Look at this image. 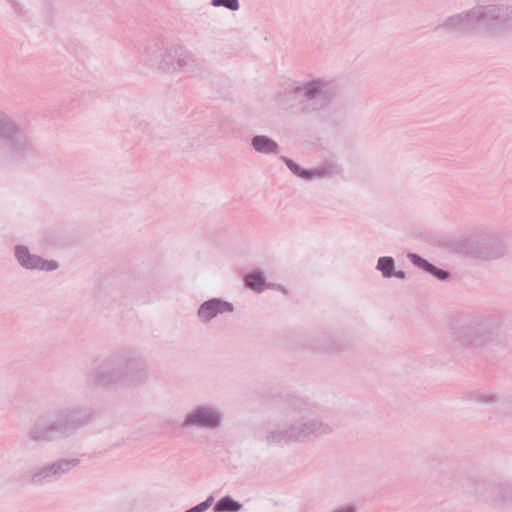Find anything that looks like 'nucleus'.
<instances>
[{
    "instance_id": "f257e3e1",
    "label": "nucleus",
    "mask_w": 512,
    "mask_h": 512,
    "mask_svg": "<svg viewBox=\"0 0 512 512\" xmlns=\"http://www.w3.org/2000/svg\"><path fill=\"white\" fill-rule=\"evenodd\" d=\"M15 254L19 262L27 268L53 270L57 267L54 262L44 261L36 256L30 255L25 247H17Z\"/></svg>"
},
{
    "instance_id": "f03ea898",
    "label": "nucleus",
    "mask_w": 512,
    "mask_h": 512,
    "mask_svg": "<svg viewBox=\"0 0 512 512\" xmlns=\"http://www.w3.org/2000/svg\"><path fill=\"white\" fill-rule=\"evenodd\" d=\"M231 310V307L228 303L222 302L219 300H211L205 302L199 309V316L201 319L208 321L218 313Z\"/></svg>"
},
{
    "instance_id": "7ed1b4c3",
    "label": "nucleus",
    "mask_w": 512,
    "mask_h": 512,
    "mask_svg": "<svg viewBox=\"0 0 512 512\" xmlns=\"http://www.w3.org/2000/svg\"><path fill=\"white\" fill-rule=\"evenodd\" d=\"M186 424H196L205 427H214L218 424V417L212 411L200 409L195 411L187 419Z\"/></svg>"
},
{
    "instance_id": "20e7f679",
    "label": "nucleus",
    "mask_w": 512,
    "mask_h": 512,
    "mask_svg": "<svg viewBox=\"0 0 512 512\" xmlns=\"http://www.w3.org/2000/svg\"><path fill=\"white\" fill-rule=\"evenodd\" d=\"M253 146L259 152L270 153L277 149V144L264 136H257L253 139Z\"/></svg>"
},
{
    "instance_id": "39448f33",
    "label": "nucleus",
    "mask_w": 512,
    "mask_h": 512,
    "mask_svg": "<svg viewBox=\"0 0 512 512\" xmlns=\"http://www.w3.org/2000/svg\"><path fill=\"white\" fill-rule=\"evenodd\" d=\"M246 285L256 291H262L264 286V280L261 274L253 273L249 274L245 278Z\"/></svg>"
},
{
    "instance_id": "423d86ee",
    "label": "nucleus",
    "mask_w": 512,
    "mask_h": 512,
    "mask_svg": "<svg viewBox=\"0 0 512 512\" xmlns=\"http://www.w3.org/2000/svg\"><path fill=\"white\" fill-rule=\"evenodd\" d=\"M240 508V505L235 502L234 500L230 499V498H223L221 499L218 503H217V506H216V510L219 511V512H224V511H237L239 510Z\"/></svg>"
},
{
    "instance_id": "0eeeda50",
    "label": "nucleus",
    "mask_w": 512,
    "mask_h": 512,
    "mask_svg": "<svg viewBox=\"0 0 512 512\" xmlns=\"http://www.w3.org/2000/svg\"><path fill=\"white\" fill-rule=\"evenodd\" d=\"M377 267L383 273L384 276L389 277L392 275L394 261L390 257H382L378 260Z\"/></svg>"
},
{
    "instance_id": "6e6552de",
    "label": "nucleus",
    "mask_w": 512,
    "mask_h": 512,
    "mask_svg": "<svg viewBox=\"0 0 512 512\" xmlns=\"http://www.w3.org/2000/svg\"><path fill=\"white\" fill-rule=\"evenodd\" d=\"M213 3L214 5H223L232 10L239 8L238 0H213Z\"/></svg>"
},
{
    "instance_id": "1a4fd4ad",
    "label": "nucleus",
    "mask_w": 512,
    "mask_h": 512,
    "mask_svg": "<svg viewBox=\"0 0 512 512\" xmlns=\"http://www.w3.org/2000/svg\"><path fill=\"white\" fill-rule=\"evenodd\" d=\"M423 266L431 271L432 273H434L438 278L440 279H444L446 277V273L441 271V270H437L435 267L431 266L430 264H428L426 261H423Z\"/></svg>"
},
{
    "instance_id": "9d476101",
    "label": "nucleus",
    "mask_w": 512,
    "mask_h": 512,
    "mask_svg": "<svg viewBox=\"0 0 512 512\" xmlns=\"http://www.w3.org/2000/svg\"><path fill=\"white\" fill-rule=\"evenodd\" d=\"M188 512H194V509H192V510H190V511H188Z\"/></svg>"
}]
</instances>
